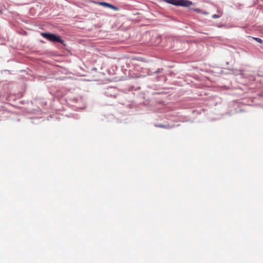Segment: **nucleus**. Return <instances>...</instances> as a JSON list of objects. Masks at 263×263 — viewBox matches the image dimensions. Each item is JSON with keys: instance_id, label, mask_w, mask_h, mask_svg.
Listing matches in <instances>:
<instances>
[{"instance_id": "5", "label": "nucleus", "mask_w": 263, "mask_h": 263, "mask_svg": "<svg viewBox=\"0 0 263 263\" xmlns=\"http://www.w3.org/2000/svg\"><path fill=\"white\" fill-rule=\"evenodd\" d=\"M253 39L254 40H255L256 41H257L258 42H259L260 43H262V41L260 38H258V37H253Z\"/></svg>"}, {"instance_id": "1", "label": "nucleus", "mask_w": 263, "mask_h": 263, "mask_svg": "<svg viewBox=\"0 0 263 263\" xmlns=\"http://www.w3.org/2000/svg\"><path fill=\"white\" fill-rule=\"evenodd\" d=\"M164 2L175 6L188 7L192 5L191 1L187 0H164Z\"/></svg>"}, {"instance_id": "3", "label": "nucleus", "mask_w": 263, "mask_h": 263, "mask_svg": "<svg viewBox=\"0 0 263 263\" xmlns=\"http://www.w3.org/2000/svg\"><path fill=\"white\" fill-rule=\"evenodd\" d=\"M99 4L101 6H104V7H108V8H110L111 9H113L114 10H116V11L118 10V7H116L111 5L109 3H106V2H99Z\"/></svg>"}, {"instance_id": "4", "label": "nucleus", "mask_w": 263, "mask_h": 263, "mask_svg": "<svg viewBox=\"0 0 263 263\" xmlns=\"http://www.w3.org/2000/svg\"><path fill=\"white\" fill-rule=\"evenodd\" d=\"M217 13H218V14H215L212 15V18L216 19V18H219L220 17H221V16L222 15V14H223L222 11L221 10H218Z\"/></svg>"}, {"instance_id": "6", "label": "nucleus", "mask_w": 263, "mask_h": 263, "mask_svg": "<svg viewBox=\"0 0 263 263\" xmlns=\"http://www.w3.org/2000/svg\"><path fill=\"white\" fill-rule=\"evenodd\" d=\"M193 10L195 12H197L198 13H200L201 12V10L200 9H198V8H195V9H193Z\"/></svg>"}, {"instance_id": "2", "label": "nucleus", "mask_w": 263, "mask_h": 263, "mask_svg": "<svg viewBox=\"0 0 263 263\" xmlns=\"http://www.w3.org/2000/svg\"><path fill=\"white\" fill-rule=\"evenodd\" d=\"M41 35L50 42H55L60 43H63V41L60 36H57V35H55L54 34L50 33H42Z\"/></svg>"}, {"instance_id": "7", "label": "nucleus", "mask_w": 263, "mask_h": 263, "mask_svg": "<svg viewBox=\"0 0 263 263\" xmlns=\"http://www.w3.org/2000/svg\"><path fill=\"white\" fill-rule=\"evenodd\" d=\"M157 127H160L163 128H166L167 126L166 125H159L157 126Z\"/></svg>"}]
</instances>
